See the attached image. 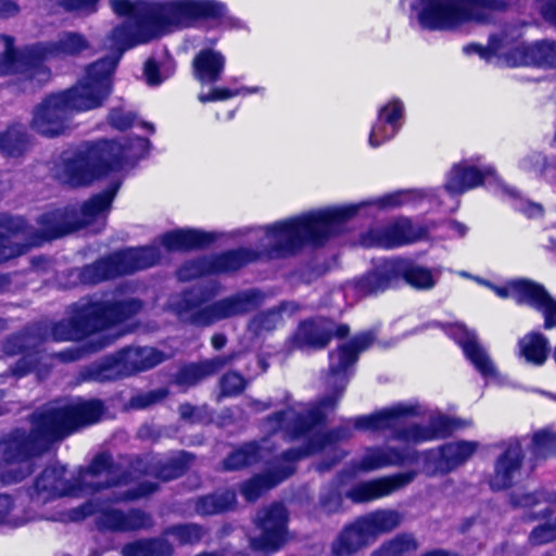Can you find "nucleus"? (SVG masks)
Segmentation results:
<instances>
[{
  "label": "nucleus",
  "instance_id": "412c9836",
  "mask_svg": "<svg viewBox=\"0 0 556 556\" xmlns=\"http://www.w3.org/2000/svg\"><path fill=\"white\" fill-rule=\"evenodd\" d=\"M425 235V229L413 226L406 218H400L383 230L370 231L363 239V244L391 249L415 242Z\"/></svg>",
  "mask_w": 556,
  "mask_h": 556
},
{
  "label": "nucleus",
  "instance_id": "bb28decb",
  "mask_svg": "<svg viewBox=\"0 0 556 556\" xmlns=\"http://www.w3.org/2000/svg\"><path fill=\"white\" fill-rule=\"evenodd\" d=\"M333 325L329 320L304 321L294 334V345L299 349H321L330 340Z\"/></svg>",
  "mask_w": 556,
  "mask_h": 556
},
{
  "label": "nucleus",
  "instance_id": "4be33fe9",
  "mask_svg": "<svg viewBox=\"0 0 556 556\" xmlns=\"http://www.w3.org/2000/svg\"><path fill=\"white\" fill-rule=\"evenodd\" d=\"M93 513L98 514L99 526L104 529L126 531L143 528L148 525V518L144 514L135 510L125 514L119 508L111 505H105L97 511L87 506L81 511L73 513L68 518L71 520H78Z\"/></svg>",
  "mask_w": 556,
  "mask_h": 556
},
{
  "label": "nucleus",
  "instance_id": "2f4dec72",
  "mask_svg": "<svg viewBox=\"0 0 556 556\" xmlns=\"http://www.w3.org/2000/svg\"><path fill=\"white\" fill-rule=\"evenodd\" d=\"M370 539L368 529H361V519L346 528L333 544V552L338 556L350 554L366 544Z\"/></svg>",
  "mask_w": 556,
  "mask_h": 556
},
{
  "label": "nucleus",
  "instance_id": "6ab92c4d",
  "mask_svg": "<svg viewBox=\"0 0 556 556\" xmlns=\"http://www.w3.org/2000/svg\"><path fill=\"white\" fill-rule=\"evenodd\" d=\"M472 442H455L422 454L424 471L428 475L446 473L455 469L476 451Z\"/></svg>",
  "mask_w": 556,
  "mask_h": 556
},
{
  "label": "nucleus",
  "instance_id": "b1692460",
  "mask_svg": "<svg viewBox=\"0 0 556 556\" xmlns=\"http://www.w3.org/2000/svg\"><path fill=\"white\" fill-rule=\"evenodd\" d=\"M483 181V173L477 165L466 160L455 164L446 174L444 191L451 197L459 195Z\"/></svg>",
  "mask_w": 556,
  "mask_h": 556
},
{
  "label": "nucleus",
  "instance_id": "8fccbe9b",
  "mask_svg": "<svg viewBox=\"0 0 556 556\" xmlns=\"http://www.w3.org/2000/svg\"><path fill=\"white\" fill-rule=\"evenodd\" d=\"M245 382L243 378L235 372L226 375L222 380V392L225 395H235L243 390Z\"/></svg>",
  "mask_w": 556,
  "mask_h": 556
},
{
  "label": "nucleus",
  "instance_id": "aec40b11",
  "mask_svg": "<svg viewBox=\"0 0 556 556\" xmlns=\"http://www.w3.org/2000/svg\"><path fill=\"white\" fill-rule=\"evenodd\" d=\"M405 108L397 98H392L378 110L375 124L368 137L371 148H378L396 136L403 126Z\"/></svg>",
  "mask_w": 556,
  "mask_h": 556
},
{
  "label": "nucleus",
  "instance_id": "052dcab7",
  "mask_svg": "<svg viewBox=\"0 0 556 556\" xmlns=\"http://www.w3.org/2000/svg\"><path fill=\"white\" fill-rule=\"evenodd\" d=\"M321 502H323L324 508L327 511L331 513V511H334V510H337L339 508L340 502H341V496H340L339 493L336 492L329 498H325L324 497L321 500Z\"/></svg>",
  "mask_w": 556,
  "mask_h": 556
},
{
  "label": "nucleus",
  "instance_id": "1a4fd4ad",
  "mask_svg": "<svg viewBox=\"0 0 556 556\" xmlns=\"http://www.w3.org/2000/svg\"><path fill=\"white\" fill-rule=\"evenodd\" d=\"M87 48V41L83 35L77 33H63L58 39L49 46H38L33 48L27 55L16 54L12 48V42L5 38V55L3 64L0 65V75H5L20 71L24 67V72L30 79L38 76V80L42 81L48 78V72L43 66L38 64V60L49 58H63L74 55Z\"/></svg>",
  "mask_w": 556,
  "mask_h": 556
},
{
  "label": "nucleus",
  "instance_id": "de8ad7c7",
  "mask_svg": "<svg viewBox=\"0 0 556 556\" xmlns=\"http://www.w3.org/2000/svg\"><path fill=\"white\" fill-rule=\"evenodd\" d=\"M239 93L240 91H236L226 87H215L207 92L201 91L198 96V99L202 103L223 101L239 96Z\"/></svg>",
  "mask_w": 556,
  "mask_h": 556
},
{
  "label": "nucleus",
  "instance_id": "a19ab883",
  "mask_svg": "<svg viewBox=\"0 0 556 556\" xmlns=\"http://www.w3.org/2000/svg\"><path fill=\"white\" fill-rule=\"evenodd\" d=\"M25 148L24 132L21 127L13 126L0 136V150L7 155L16 156Z\"/></svg>",
  "mask_w": 556,
  "mask_h": 556
},
{
  "label": "nucleus",
  "instance_id": "13d9d810",
  "mask_svg": "<svg viewBox=\"0 0 556 556\" xmlns=\"http://www.w3.org/2000/svg\"><path fill=\"white\" fill-rule=\"evenodd\" d=\"M446 228L448 230L447 238H460L466 235L467 227L460 223L457 222H448L446 224Z\"/></svg>",
  "mask_w": 556,
  "mask_h": 556
},
{
  "label": "nucleus",
  "instance_id": "49530a36",
  "mask_svg": "<svg viewBox=\"0 0 556 556\" xmlns=\"http://www.w3.org/2000/svg\"><path fill=\"white\" fill-rule=\"evenodd\" d=\"M556 540V522L544 523L536 527L530 534V542L534 545L549 543Z\"/></svg>",
  "mask_w": 556,
  "mask_h": 556
},
{
  "label": "nucleus",
  "instance_id": "37998d69",
  "mask_svg": "<svg viewBox=\"0 0 556 556\" xmlns=\"http://www.w3.org/2000/svg\"><path fill=\"white\" fill-rule=\"evenodd\" d=\"M202 529L195 525L179 526L167 533L169 539L182 544L198 542L202 538Z\"/></svg>",
  "mask_w": 556,
  "mask_h": 556
},
{
  "label": "nucleus",
  "instance_id": "603ef678",
  "mask_svg": "<svg viewBox=\"0 0 556 556\" xmlns=\"http://www.w3.org/2000/svg\"><path fill=\"white\" fill-rule=\"evenodd\" d=\"M14 507V502L9 495L0 494V525H17V522L12 518Z\"/></svg>",
  "mask_w": 556,
  "mask_h": 556
},
{
  "label": "nucleus",
  "instance_id": "20e7f679",
  "mask_svg": "<svg viewBox=\"0 0 556 556\" xmlns=\"http://www.w3.org/2000/svg\"><path fill=\"white\" fill-rule=\"evenodd\" d=\"M212 240V235L201 230H174L161 238L160 247L129 249L85 267L81 273V279L86 283H96L117 275L143 269L157 263L161 258V248L164 251L185 250L203 247Z\"/></svg>",
  "mask_w": 556,
  "mask_h": 556
},
{
  "label": "nucleus",
  "instance_id": "5701e85b",
  "mask_svg": "<svg viewBox=\"0 0 556 556\" xmlns=\"http://www.w3.org/2000/svg\"><path fill=\"white\" fill-rule=\"evenodd\" d=\"M414 478L415 472L409 471L392 477L361 482L346 491V496L353 502L372 501L389 495L401 486L409 483Z\"/></svg>",
  "mask_w": 556,
  "mask_h": 556
},
{
  "label": "nucleus",
  "instance_id": "58836bf2",
  "mask_svg": "<svg viewBox=\"0 0 556 556\" xmlns=\"http://www.w3.org/2000/svg\"><path fill=\"white\" fill-rule=\"evenodd\" d=\"M531 452L536 458L556 456V433L548 429H541L533 433Z\"/></svg>",
  "mask_w": 556,
  "mask_h": 556
},
{
  "label": "nucleus",
  "instance_id": "9d476101",
  "mask_svg": "<svg viewBox=\"0 0 556 556\" xmlns=\"http://www.w3.org/2000/svg\"><path fill=\"white\" fill-rule=\"evenodd\" d=\"M140 304L135 300L110 301H81L76 305L72 320V329L62 333L63 325L55 328L56 340H78L89 332L104 330L117 324L127 316L136 313Z\"/></svg>",
  "mask_w": 556,
  "mask_h": 556
},
{
  "label": "nucleus",
  "instance_id": "f03ea898",
  "mask_svg": "<svg viewBox=\"0 0 556 556\" xmlns=\"http://www.w3.org/2000/svg\"><path fill=\"white\" fill-rule=\"evenodd\" d=\"M422 193L414 190H400L359 203L325 207L304 213L300 216L277 222L260 228L255 232L258 252L237 250L222 255L215 263L194 261L182 266L178 271L180 280H189L212 271L236 270L255 260L260 254L281 256L292 254L305 244H321L340 226L367 207L378 210L394 208L414 203Z\"/></svg>",
  "mask_w": 556,
  "mask_h": 556
},
{
  "label": "nucleus",
  "instance_id": "e2e57ef3",
  "mask_svg": "<svg viewBox=\"0 0 556 556\" xmlns=\"http://www.w3.org/2000/svg\"><path fill=\"white\" fill-rule=\"evenodd\" d=\"M155 489V485L152 484V483H148V484H143L138 491L136 492H130L129 490L126 491L127 493V496L126 497H129V498H136V497H140V496H143V495H147L151 492H153Z\"/></svg>",
  "mask_w": 556,
  "mask_h": 556
},
{
  "label": "nucleus",
  "instance_id": "f257e3e1",
  "mask_svg": "<svg viewBox=\"0 0 556 556\" xmlns=\"http://www.w3.org/2000/svg\"><path fill=\"white\" fill-rule=\"evenodd\" d=\"M111 7L116 14L127 17L108 39V48L117 56L92 64L77 86L47 98L33 117V128L39 134L61 135L74 112L100 106L111 92V75L124 51L162 34L193 27L200 20L220 18L226 13V4L218 0H111Z\"/></svg>",
  "mask_w": 556,
  "mask_h": 556
},
{
  "label": "nucleus",
  "instance_id": "ea45409f",
  "mask_svg": "<svg viewBox=\"0 0 556 556\" xmlns=\"http://www.w3.org/2000/svg\"><path fill=\"white\" fill-rule=\"evenodd\" d=\"M263 447L257 446L254 443L247 444L233 453H231L225 460V467L227 469H239L243 466L250 465L262 457Z\"/></svg>",
  "mask_w": 556,
  "mask_h": 556
},
{
  "label": "nucleus",
  "instance_id": "a211bd4d",
  "mask_svg": "<svg viewBox=\"0 0 556 556\" xmlns=\"http://www.w3.org/2000/svg\"><path fill=\"white\" fill-rule=\"evenodd\" d=\"M164 355L154 348H130L122 351L117 357L98 374L99 379H108L113 375H130L136 371L150 369L161 362Z\"/></svg>",
  "mask_w": 556,
  "mask_h": 556
},
{
  "label": "nucleus",
  "instance_id": "680f3d73",
  "mask_svg": "<svg viewBox=\"0 0 556 556\" xmlns=\"http://www.w3.org/2000/svg\"><path fill=\"white\" fill-rule=\"evenodd\" d=\"M464 52L467 55L476 54L481 60L486 59V49L482 45H478V43L467 45V46L464 47Z\"/></svg>",
  "mask_w": 556,
  "mask_h": 556
},
{
  "label": "nucleus",
  "instance_id": "a878e982",
  "mask_svg": "<svg viewBox=\"0 0 556 556\" xmlns=\"http://www.w3.org/2000/svg\"><path fill=\"white\" fill-rule=\"evenodd\" d=\"M412 412V406L399 404L372 415L358 417L355 419L354 426L363 430L399 429L405 424V417Z\"/></svg>",
  "mask_w": 556,
  "mask_h": 556
},
{
  "label": "nucleus",
  "instance_id": "5fc2aeb1",
  "mask_svg": "<svg viewBox=\"0 0 556 556\" xmlns=\"http://www.w3.org/2000/svg\"><path fill=\"white\" fill-rule=\"evenodd\" d=\"M144 76L150 86L160 85L164 80V77L159 75V68L153 60H148L144 64Z\"/></svg>",
  "mask_w": 556,
  "mask_h": 556
},
{
  "label": "nucleus",
  "instance_id": "473e14b6",
  "mask_svg": "<svg viewBox=\"0 0 556 556\" xmlns=\"http://www.w3.org/2000/svg\"><path fill=\"white\" fill-rule=\"evenodd\" d=\"M518 63H532V65L556 67V41L541 40L531 45L530 52H520Z\"/></svg>",
  "mask_w": 556,
  "mask_h": 556
},
{
  "label": "nucleus",
  "instance_id": "39448f33",
  "mask_svg": "<svg viewBox=\"0 0 556 556\" xmlns=\"http://www.w3.org/2000/svg\"><path fill=\"white\" fill-rule=\"evenodd\" d=\"M110 475V457L106 455L97 456L91 466L79 470L77 476L64 466L54 465L36 478L30 496L42 504L62 496H79L102 486Z\"/></svg>",
  "mask_w": 556,
  "mask_h": 556
},
{
  "label": "nucleus",
  "instance_id": "423d86ee",
  "mask_svg": "<svg viewBox=\"0 0 556 556\" xmlns=\"http://www.w3.org/2000/svg\"><path fill=\"white\" fill-rule=\"evenodd\" d=\"M336 399L330 397L318 405L299 404L275 416L267 421V428L280 429L291 438H303L308 442L303 455L317 452L332 451L337 440L343 438L339 434H327L319 428V422L327 412L334 406Z\"/></svg>",
  "mask_w": 556,
  "mask_h": 556
},
{
  "label": "nucleus",
  "instance_id": "cd10ccee",
  "mask_svg": "<svg viewBox=\"0 0 556 556\" xmlns=\"http://www.w3.org/2000/svg\"><path fill=\"white\" fill-rule=\"evenodd\" d=\"M226 59L220 51L202 49L193 59L194 77L202 84H213L220 79Z\"/></svg>",
  "mask_w": 556,
  "mask_h": 556
},
{
  "label": "nucleus",
  "instance_id": "bf43d9fd",
  "mask_svg": "<svg viewBox=\"0 0 556 556\" xmlns=\"http://www.w3.org/2000/svg\"><path fill=\"white\" fill-rule=\"evenodd\" d=\"M527 162H529L531 166L538 167L541 173H543L547 166L546 157L541 153L531 154L528 156Z\"/></svg>",
  "mask_w": 556,
  "mask_h": 556
},
{
  "label": "nucleus",
  "instance_id": "4c0bfd02",
  "mask_svg": "<svg viewBox=\"0 0 556 556\" xmlns=\"http://www.w3.org/2000/svg\"><path fill=\"white\" fill-rule=\"evenodd\" d=\"M418 547L416 540L409 534H401L382 546L374 556H410Z\"/></svg>",
  "mask_w": 556,
  "mask_h": 556
},
{
  "label": "nucleus",
  "instance_id": "4d7b16f0",
  "mask_svg": "<svg viewBox=\"0 0 556 556\" xmlns=\"http://www.w3.org/2000/svg\"><path fill=\"white\" fill-rule=\"evenodd\" d=\"M541 12L546 21L556 27V0H541Z\"/></svg>",
  "mask_w": 556,
  "mask_h": 556
},
{
  "label": "nucleus",
  "instance_id": "c9c22d12",
  "mask_svg": "<svg viewBox=\"0 0 556 556\" xmlns=\"http://www.w3.org/2000/svg\"><path fill=\"white\" fill-rule=\"evenodd\" d=\"M292 471L293 468L288 466V468L278 478H273L271 476L255 477L242 485L241 493L247 501H254L263 491L276 485L278 482L290 476Z\"/></svg>",
  "mask_w": 556,
  "mask_h": 556
},
{
  "label": "nucleus",
  "instance_id": "0e129e2a",
  "mask_svg": "<svg viewBox=\"0 0 556 556\" xmlns=\"http://www.w3.org/2000/svg\"><path fill=\"white\" fill-rule=\"evenodd\" d=\"M523 212L529 216V217H538V216H542L543 215V207L541 204H536V203H528L525 207H523Z\"/></svg>",
  "mask_w": 556,
  "mask_h": 556
},
{
  "label": "nucleus",
  "instance_id": "a18cd8bd",
  "mask_svg": "<svg viewBox=\"0 0 556 556\" xmlns=\"http://www.w3.org/2000/svg\"><path fill=\"white\" fill-rule=\"evenodd\" d=\"M281 321V312L280 309H271L265 314H261L256 316L252 324L251 328L254 331H263V330H271Z\"/></svg>",
  "mask_w": 556,
  "mask_h": 556
},
{
  "label": "nucleus",
  "instance_id": "4468645a",
  "mask_svg": "<svg viewBox=\"0 0 556 556\" xmlns=\"http://www.w3.org/2000/svg\"><path fill=\"white\" fill-rule=\"evenodd\" d=\"M287 513L281 504H275L258 513L256 530L251 538L254 549L270 553L277 551L287 540Z\"/></svg>",
  "mask_w": 556,
  "mask_h": 556
},
{
  "label": "nucleus",
  "instance_id": "dca6fc26",
  "mask_svg": "<svg viewBox=\"0 0 556 556\" xmlns=\"http://www.w3.org/2000/svg\"><path fill=\"white\" fill-rule=\"evenodd\" d=\"M501 452L494 462V473L490 480L493 490H504L513 485L520 473L525 453L519 439L513 438L500 445Z\"/></svg>",
  "mask_w": 556,
  "mask_h": 556
},
{
  "label": "nucleus",
  "instance_id": "c85d7f7f",
  "mask_svg": "<svg viewBox=\"0 0 556 556\" xmlns=\"http://www.w3.org/2000/svg\"><path fill=\"white\" fill-rule=\"evenodd\" d=\"M451 430V421L447 417L438 414L431 418L429 428L412 426L396 434L405 444H417L447 434Z\"/></svg>",
  "mask_w": 556,
  "mask_h": 556
},
{
  "label": "nucleus",
  "instance_id": "7c9ffc66",
  "mask_svg": "<svg viewBox=\"0 0 556 556\" xmlns=\"http://www.w3.org/2000/svg\"><path fill=\"white\" fill-rule=\"evenodd\" d=\"M519 354L528 363L542 365L548 355V340L540 332H530L518 342Z\"/></svg>",
  "mask_w": 556,
  "mask_h": 556
},
{
  "label": "nucleus",
  "instance_id": "774afa93",
  "mask_svg": "<svg viewBox=\"0 0 556 556\" xmlns=\"http://www.w3.org/2000/svg\"><path fill=\"white\" fill-rule=\"evenodd\" d=\"M0 4V13L2 15H10L16 11V7L11 2L3 1Z\"/></svg>",
  "mask_w": 556,
  "mask_h": 556
},
{
  "label": "nucleus",
  "instance_id": "c756f323",
  "mask_svg": "<svg viewBox=\"0 0 556 556\" xmlns=\"http://www.w3.org/2000/svg\"><path fill=\"white\" fill-rule=\"evenodd\" d=\"M415 454L407 447L404 453L393 446L387 448H369L365 452L359 468L363 470H375L389 465H397L405 460L413 459Z\"/></svg>",
  "mask_w": 556,
  "mask_h": 556
},
{
  "label": "nucleus",
  "instance_id": "2eb2a0df",
  "mask_svg": "<svg viewBox=\"0 0 556 556\" xmlns=\"http://www.w3.org/2000/svg\"><path fill=\"white\" fill-rule=\"evenodd\" d=\"M0 453L4 464L0 466V476L3 483H13L22 480L31 470V457L35 451L33 440L13 439L0 443Z\"/></svg>",
  "mask_w": 556,
  "mask_h": 556
},
{
  "label": "nucleus",
  "instance_id": "0eeeda50",
  "mask_svg": "<svg viewBox=\"0 0 556 556\" xmlns=\"http://www.w3.org/2000/svg\"><path fill=\"white\" fill-rule=\"evenodd\" d=\"M410 14L422 29L452 30L482 23L486 0H412Z\"/></svg>",
  "mask_w": 556,
  "mask_h": 556
},
{
  "label": "nucleus",
  "instance_id": "6e6552de",
  "mask_svg": "<svg viewBox=\"0 0 556 556\" xmlns=\"http://www.w3.org/2000/svg\"><path fill=\"white\" fill-rule=\"evenodd\" d=\"M441 276L440 268H429L407 260H387L361 279L349 285L359 295L383 291L402 277L418 290L432 289Z\"/></svg>",
  "mask_w": 556,
  "mask_h": 556
},
{
  "label": "nucleus",
  "instance_id": "864d4df0",
  "mask_svg": "<svg viewBox=\"0 0 556 556\" xmlns=\"http://www.w3.org/2000/svg\"><path fill=\"white\" fill-rule=\"evenodd\" d=\"M111 124L119 129L126 128L132 124L134 117L130 113L122 110H114L110 115Z\"/></svg>",
  "mask_w": 556,
  "mask_h": 556
},
{
  "label": "nucleus",
  "instance_id": "69168bd1",
  "mask_svg": "<svg viewBox=\"0 0 556 556\" xmlns=\"http://www.w3.org/2000/svg\"><path fill=\"white\" fill-rule=\"evenodd\" d=\"M236 91H240L239 96H250V94H264L265 88L261 86L254 87H242L240 89H236Z\"/></svg>",
  "mask_w": 556,
  "mask_h": 556
},
{
  "label": "nucleus",
  "instance_id": "ddd939ff",
  "mask_svg": "<svg viewBox=\"0 0 556 556\" xmlns=\"http://www.w3.org/2000/svg\"><path fill=\"white\" fill-rule=\"evenodd\" d=\"M501 298L513 296L518 303L528 304L544 316V328L556 327V301L540 283L529 279H516L504 287L491 286Z\"/></svg>",
  "mask_w": 556,
  "mask_h": 556
},
{
  "label": "nucleus",
  "instance_id": "f704fd0d",
  "mask_svg": "<svg viewBox=\"0 0 556 556\" xmlns=\"http://www.w3.org/2000/svg\"><path fill=\"white\" fill-rule=\"evenodd\" d=\"M235 502V493L232 491H225L200 498L195 509L201 515H213L231 509Z\"/></svg>",
  "mask_w": 556,
  "mask_h": 556
},
{
  "label": "nucleus",
  "instance_id": "79ce46f5",
  "mask_svg": "<svg viewBox=\"0 0 556 556\" xmlns=\"http://www.w3.org/2000/svg\"><path fill=\"white\" fill-rule=\"evenodd\" d=\"M222 366L219 359H212L199 365H191L185 368L180 375V382L192 384L201 378L216 371Z\"/></svg>",
  "mask_w": 556,
  "mask_h": 556
},
{
  "label": "nucleus",
  "instance_id": "393cba45",
  "mask_svg": "<svg viewBox=\"0 0 556 556\" xmlns=\"http://www.w3.org/2000/svg\"><path fill=\"white\" fill-rule=\"evenodd\" d=\"M444 331L462 348L470 364L481 374L482 377H485V353L483 348L477 342L475 333L459 323L447 325Z\"/></svg>",
  "mask_w": 556,
  "mask_h": 556
},
{
  "label": "nucleus",
  "instance_id": "c03bdc74",
  "mask_svg": "<svg viewBox=\"0 0 556 556\" xmlns=\"http://www.w3.org/2000/svg\"><path fill=\"white\" fill-rule=\"evenodd\" d=\"M26 245L21 244L16 235L5 237L0 233V262L23 254Z\"/></svg>",
  "mask_w": 556,
  "mask_h": 556
},
{
  "label": "nucleus",
  "instance_id": "6e6d98bb",
  "mask_svg": "<svg viewBox=\"0 0 556 556\" xmlns=\"http://www.w3.org/2000/svg\"><path fill=\"white\" fill-rule=\"evenodd\" d=\"M510 502L516 507H531L539 503L534 493L513 494Z\"/></svg>",
  "mask_w": 556,
  "mask_h": 556
},
{
  "label": "nucleus",
  "instance_id": "f3484780",
  "mask_svg": "<svg viewBox=\"0 0 556 556\" xmlns=\"http://www.w3.org/2000/svg\"><path fill=\"white\" fill-rule=\"evenodd\" d=\"M372 339L371 332L363 333L330 354L329 377L327 379L329 387L337 391L343 390L350 376V368L356 362L357 353L367 349Z\"/></svg>",
  "mask_w": 556,
  "mask_h": 556
},
{
  "label": "nucleus",
  "instance_id": "72a5a7b5",
  "mask_svg": "<svg viewBox=\"0 0 556 556\" xmlns=\"http://www.w3.org/2000/svg\"><path fill=\"white\" fill-rule=\"evenodd\" d=\"M401 522V516L394 510H380L369 514L361 519V529H368L369 534L375 538L377 534L391 531Z\"/></svg>",
  "mask_w": 556,
  "mask_h": 556
},
{
  "label": "nucleus",
  "instance_id": "09e8293b",
  "mask_svg": "<svg viewBox=\"0 0 556 556\" xmlns=\"http://www.w3.org/2000/svg\"><path fill=\"white\" fill-rule=\"evenodd\" d=\"M531 46H517L513 49H510L507 52L501 53L497 58L498 64H504L507 66H526V65H532V63H518L520 60V52H530Z\"/></svg>",
  "mask_w": 556,
  "mask_h": 556
},
{
  "label": "nucleus",
  "instance_id": "3c124183",
  "mask_svg": "<svg viewBox=\"0 0 556 556\" xmlns=\"http://www.w3.org/2000/svg\"><path fill=\"white\" fill-rule=\"evenodd\" d=\"M65 10L78 13H91L99 0H56Z\"/></svg>",
  "mask_w": 556,
  "mask_h": 556
},
{
  "label": "nucleus",
  "instance_id": "9b49d317",
  "mask_svg": "<svg viewBox=\"0 0 556 556\" xmlns=\"http://www.w3.org/2000/svg\"><path fill=\"white\" fill-rule=\"evenodd\" d=\"M103 412L99 401L75 400L70 404L47 409L40 417L34 433L45 441L72 433L79 427L96 422Z\"/></svg>",
  "mask_w": 556,
  "mask_h": 556
},
{
  "label": "nucleus",
  "instance_id": "f8f14e48",
  "mask_svg": "<svg viewBox=\"0 0 556 556\" xmlns=\"http://www.w3.org/2000/svg\"><path fill=\"white\" fill-rule=\"evenodd\" d=\"M250 305L251 296L245 293L212 304H207L203 300L195 299L192 293H188L179 302L172 303L173 309L181 319L200 326H207L243 313L249 309Z\"/></svg>",
  "mask_w": 556,
  "mask_h": 556
},
{
  "label": "nucleus",
  "instance_id": "e433bc0d",
  "mask_svg": "<svg viewBox=\"0 0 556 556\" xmlns=\"http://www.w3.org/2000/svg\"><path fill=\"white\" fill-rule=\"evenodd\" d=\"M172 546L165 540L137 542L124 547V556H170Z\"/></svg>",
  "mask_w": 556,
  "mask_h": 556
},
{
  "label": "nucleus",
  "instance_id": "7ed1b4c3",
  "mask_svg": "<svg viewBox=\"0 0 556 556\" xmlns=\"http://www.w3.org/2000/svg\"><path fill=\"white\" fill-rule=\"evenodd\" d=\"M148 149L149 142L144 138L123 137L118 140L92 143L64 161L58 172V177L63 184L79 187L102 177H110L113 182L111 188L84 204L80 225L77 227L92 223L103 224L123 173L132 167L148 152Z\"/></svg>",
  "mask_w": 556,
  "mask_h": 556
},
{
  "label": "nucleus",
  "instance_id": "338daca9",
  "mask_svg": "<svg viewBox=\"0 0 556 556\" xmlns=\"http://www.w3.org/2000/svg\"><path fill=\"white\" fill-rule=\"evenodd\" d=\"M223 17H226L225 24L229 28H242L243 27V23L239 18L233 17V16H227V12L225 13V15Z\"/></svg>",
  "mask_w": 556,
  "mask_h": 556
}]
</instances>
